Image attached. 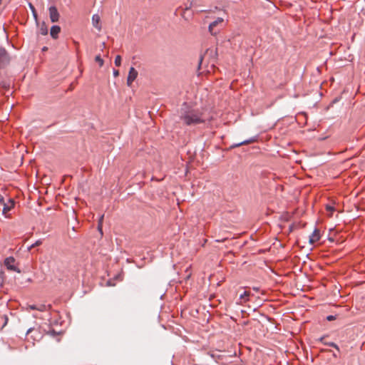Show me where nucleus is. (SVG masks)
<instances>
[{
    "instance_id": "obj_1",
    "label": "nucleus",
    "mask_w": 365,
    "mask_h": 365,
    "mask_svg": "<svg viewBox=\"0 0 365 365\" xmlns=\"http://www.w3.org/2000/svg\"><path fill=\"white\" fill-rule=\"evenodd\" d=\"M180 120L187 126L195 125L205 122L203 113L199 109L190 107L184 103L180 110Z\"/></svg>"
},
{
    "instance_id": "obj_2",
    "label": "nucleus",
    "mask_w": 365,
    "mask_h": 365,
    "mask_svg": "<svg viewBox=\"0 0 365 365\" xmlns=\"http://www.w3.org/2000/svg\"><path fill=\"white\" fill-rule=\"evenodd\" d=\"M224 22V19L222 17H218L216 20L211 22L209 25L208 30L209 32L212 35H217L220 29L222 27V24Z\"/></svg>"
},
{
    "instance_id": "obj_3",
    "label": "nucleus",
    "mask_w": 365,
    "mask_h": 365,
    "mask_svg": "<svg viewBox=\"0 0 365 365\" xmlns=\"http://www.w3.org/2000/svg\"><path fill=\"white\" fill-rule=\"evenodd\" d=\"M16 259L13 257H6L4 259V264L8 270L21 272V270L15 265Z\"/></svg>"
},
{
    "instance_id": "obj_4",
    "label": "nucleus",
    "mask_w": 365,
    "mask_h": 365,
    "mask_svg": "<svg viewBox=\"0 0 365 365\" xmlns=\"http://www.w3.org/2000/svg\"><path fill=\"white\" fill-rule=\"evenodd\" d=\"M48 11H49V16H50L51 22H53V23L57 22L59 19L60 15H59V13L56 7L54 6H50L48 9Z\"/></svg>"
},
{
    "instance_id": "obj_5",
    "label": "nucleus",
    "mask_w": 365,
    "mask_h": 365,
    "mask_svg": "<svg viewBox=\"0 0 365 365\" xmlns=\"http://www.w3.org/2000/svg\"><path fill=\"white\" fill-rule=\"evenodd\" d=\"M258 138H259L258 135H255V136L251 137L250 138H249L247 140H243V141H242L240 143H234V144H232L230 146V148L232 149V148H235L242 146L243 145H247V144H250V143H252L257 142L258 140Z\"/></svg>"
},
{
    "instance_id": "obj_6",
    "label": "nucleus",
    "mask_w": 365,
    "mask_h": 365,
    "mask_svg": "<svg viewBox=\"0 0 365 365\" xmlns=\"http://www.w3.org/2000/svg\"><path fill=\"white\" fill-rule=\"evenodd\" d=\"M9 61L8 53L5 48H0V68L7 64Z\"/></svg>"
},
{
    "instance_id": "obj_7",
    "label": "nucleus",
    "mask_w": 365,
    "mask_h": 365,
    "mask_svg": "<svg viewBox=\"0 0 365 365\" xmlns=\"http://www.w3.org/2000/svg\"><path fill=\"white\" fill-rule=\"evenodd\" d=\"M138 76V71L133 68L131 67L128 72V76L127 78V84L130 86L132 83L135 80Z\"/></svg>"
},
{
    "instance_id": "obj_8",
    "label": "nucleus",
    "mask_w": 365,
    "mask_h": 365,
    "mask_svg": "<svg viewBox=\"0 0 365 365\" xmlns=\"http://www.w3.org/2000/svg\"><path fill=\"white\" fill-rule=\"evenodd\" d=\"M1 204L4 205L3 214L6 215L9 211H10L14 207L15 202L13 199L9 198L6 203L4 201V202Z\"/></svg>"
},
{
    "instance_id": "obj_9",
    "label": "nucleus",
    "mask_w": 365,
    "mask_h": 365,
    "mask_svg": "<svg viewBox=\"0 0 365 365\" xmlns=\"http://www.w3.org/2000/svg\"><path fill=\"white\" fill-rule=\"evenodd\" d=\"M26 336L28 338L31 337L33 339L34 341H35L37 340V338L40 337L41 334L38 329H36L34 328H29L26 331Z\"/></svg>"
},
{
    "instance_id": "obj_10",
    "label": "nucleus",
    "mask_w": 365,
    "mask_h": 365,
    "mask_svg": "<svg viewBox=\"0 0 365 365\" xmlns=\"http://www.w3.org/2000/svg\"><path fill=\"white\" fill-rule=\"evenodd\" d=\"M320 240L319 230L317 228L314 229L312 235L309 237V243L313 245Z\"/></svg>"
},
{
    "instance_id": "obj_11",
    "label": "nucleus",
    "mask_w": 365,
    "mask_h": 365,
    "mask_svg": "<svg viewBox=\"0 0 365 365\" xmlns=\"http://www.w3.org/2000/svg\"><path fill=\"white\" fill-rule=\"evenodd\" d=\"M100 16L98 14H94L92 16L93 26L96 28L98 31H101V26L100 24Z\"/></svg>"
},
{
    "instance_id": "obj_12",
    "label": "nucleus",
    "mask_w": 365,
    "mask_h": 365,
    "mask_svg": "<svg viewBox=\"0 0 365 365\" xmlns=\"http://www.w3.org/2000/svg\"><path fill=\"white\" fill-rule=\"evenodd\" d=\"M61 31L60 26L57 25L52 26L50 30V35L53 38H57L58 34Z\"/></svg>"
},
{
    "instance_id": "obj_13",
    "label": "nucleus",
    "mask_w": 365,
    "mask_h": 365,
    "mask_svg": "<svg viewBox=\"0 0 365 365\" xmlns=\"http://www.w3.org/2000/svg\"><path fill=\"white\" fill-rule=\"evenodd\" d=\"M193 4L194 2L192 1H190V2H187L186 4H185V9H184V11H183V13L182 14V16L185 19V20H187L188 18H187L185 16V14H186V12L189 10H190L192 6H193Z\"/></svg>"
},
{
    "instance_id": "obj_14",
    "label": "nucleus",
    "mask_w": 365,
    "mask_h": 365,
    "mask_svg": "<svg viewBox=\"0 0 365 365\" xmlns=\"http://www.w3.org/2000/svg\"><path fill=\"white\" fill-rule=\"evenodd\" d=\"M250 296V292L245 291L242 294L240 295V299L243 300L244 302L249 300L248 297Z\"/></svg>"
},
{
    "instance_id": "obj_15",
    "label": "nucleus",
    "mask_w": 365,
    "mask_h": 365,
    "mask_svg": "<svg viewBox=\"0 0 365 365\" xmlns=\"http://www.w3.org/2000/svg\"><path fill=\"white\" fill-rule=\"evenodd\" d=\"M324 345H327V346H331V347H333L334 349H336V350L339 352L340 351V349H339V347L338 346V345L336 344H335L334 342H329V341H325L324 342Z\"/></svg>"
},
{
    "instance_id": "obj_16",
    "label": "nucleus",
    "mask_w": 365,
    "mask_h": 365,
    "mask_svg": "<svg viewBox=\"0 0 365 365\" xmlns=\"http://www.w3.org/2000/svg\"><path fill=\"white\" fill-rule=\"evenodd\" d=\"M40 33L41 35H46L48 34V29L47 26L45 25V24H43L40 29H39Z\"/></svg>"
},
{
    "instance_id": "obj_17",
    "label": "nucleus",
    "mask_w": 365,
    "mask_h": 365,
    "mask_svg": "<svg viewBox=\"0 0 365 365\" xmlns=\"http://www.w3.org/2000/svg\"><path fill=\"white\" fill-rule=\"evenodd\" d=\"M29 6L30 9L31 10V13L33 14V16H34V19H37V14H36V11L34 6L32 4L29 3Z\"/></svg>"
},
{
    "instance_id": "obj_18",
    "label": "nucleus",
    "mask_w": 365,
    "mask_h": 365,
    "mask_svg": "<svg viewBox=\"0 0 365 365\" xmlns=\"http://www.w3.org/2000/svg\"><path fill=\"white\" fill-rule=\"evenodd\" d=\"M95 61L97 63H98L100 66H102L103 65L104 61H103V58L101 57L100 55H98V56H96Z\"/></svg>"
},
{
    "instance_id": "obj_19",
    "label": "nucleus",
    "mask_w": 365,
    "mask_h": 365,
    "mask_svg": "<svg viewBox=\"0 0 365 365\" xmlns=\"http://www.w3.org/2000/svg\"><path fill=\"white\" fill-rule=\"evenodd\" d=\"M114 63L116 66H120L121 65V56L119 55L116 56Z\"/></svg>"
},
{
    "instance_id": "obj_20",
    "label": "nucleus",
    "mask_w": 365,
    "mask_h": 365,
    "mask_svg": "<svg viewBox=\"0 0 365 365\" xmlns=\"http://www.w3.org/2000/svg\"><path fill=\"white\" fill-rule=\"evenodd\" d=\"M47 309V306L45 304H40L38 306V310L40 312H45Z\"/></svg>"
},
{
    "instance_id": "obj_21",
    "label": "nucleus",
    "mask_w": 365,
    "mask_h": 365,
    "mask_svg": "<svg viewBox=\"0 0 365 365\" xmlns=\"http://www.w3.org/2000/svg\"><path fill=\"white\" fill-rule=\"evenodd\" d=\"M43 243V241L42 240H38L37 241H36L34 244L31 245V247H38V246H40Z\"/></svg>"
},
{
    "instance_id": "obj_22",
    "label": "nucleus",
    "mask_w": 365,
    "mask_h": 365,
    "mask_svg": "<svg viewBox=\"0 0 365 365\" xmlns=\"http://www.w3.org/2000/svg\"><path fill=\"white\" fill-rule=\"evenodd\" d=\"M336 319V316H334V315H329L327 317V319L328 321H333Z\"/></svg>"
},
{
    "instance_id": "obj_23",
    "label": "nucleus",
    "mask_w": 365,
    "mask_h": 365,
    "mask_svg": "<svg viewBox=\"0 0 365 365\" xmlns=\"http://www.w3.org/2000/svg\"><path fill=\"white\" fill-rule=\"evenodd\" d=\"M326 208H327V210L330 211V212H332L334 210V207L331 205H327Z\"/></svg>"
},
{
    "instance_id": "obj_24",
    "label": "nucleus",
    "mask_w": 365,
    "mask_h": 365,
    "mask_svg": "<svg viewBox=\"0 0 365 365\" xmlns=\"http://www.w3.org/2000/svg\"><path fill=\"white\" fill-rule=\"evenodd\" d=\"M113 76H114L115 77H117V76H119V71H118V70H117V69H113Z\"/></svg>"
},
{
    "instance_id": "obj_25",
    "label": "nucleus",
    "mask_w": 365,
    "mask_h": 365,
    "mask_svg": "<svg viewBox=\"0 0 365 365\" xmlns=\"http://www.w3.org/2000/svg\"><path fill=\"white\" fill-rule=\"evenodd\" d=\"M29 308L32 310H38V306L36 305H29Z\"/></svg>"
},
{
    "instance_id": "obj_26",
    "label": "nucleus",
    "mask_w": 365,
    "mask_h": 365,
    "mask_svg": "<svg viewBox=\"0 0 365 365\" xmlns=\"http://www.w3.org/2000/svg\"><path fill=\"white\" fill-rule=\"evenodd\" d=\"M325 337H326V336H323L320 337L318 339V341L324 344V342H325V341H324Z\"/></svg>"
},
{
    "instance_id": "obj_27",
    "label": "nucleus",
    "mask_w": 365,
    "mask_h": 365,
    "mask_svg": "<svg viewBox=\"0 0 365 365\" xmlns=\"http://www.w3.org/2000/svg\"><path fill=\"white\" fill-rule=\"evenodd\" d=\"M4 202V197L0 195V203Z\"/></svg>"
},
{
    "instance_id": "obj_28",
    "label": "nucleus",
    "mask_w": 365,
    "mask_h": 365,
    "mask_svg": "<svg viewBox=\"0 0 365 365\" xmlns=\"http://www.w3.org/2000/svg\"><path fill=\"white\" fill-rule=\"evenodd\" d=\"M332 356H333L334 358H337V357H338V355H337V354H336V353H333V354H332Z\"/></svg>"
},
{
    "instance_id": "obj_29",
    "label": "nucleus",
    "mask_w": 365,
    "mask_h": 365,
    "mask_svg": "<svg viewBox=\"0 0 365 365\" xmlns=\"http://www.w3.org/2000/svg\"><path fill=\"white\" fill-rule=\"evenodd\" d=\"M33 248H34V247H31V246H29V247H28V250H29V251H31V249H33Z\"/></svg>"
},
{
    "instance_id": "obj_30",
    "label": "nucleus",
    "mask_w": 365,
    "mask_h": 365,
    "mask_svg": "<svg viewBox=\"0 0 365 365\" xmlns=\"http://www.w3.org/2000/svg\"><path fill=\"white\" fill-rule=\"evenodd\" d=\"M202 61V57H200V63H199V66H200V64Z\"/></svg>"
},
{
    "instance_id": "obj_31",
    "label": "nucleus",
    "mask_w": 365,
    "mask_h": 365,
    "mask_svg": "<svg viewBox=\"0 0 365 365\" xmlns=\"http://www.w3.org/2000/svg\"><path fill=\"white\" fill-rule=\"evenodd\" d=\"M47 49H48V48H47V47L44 46V47L42 48V51H46Z\"/></svg>"
},
{
    "instance_id": "obj_32",
    "label": "nucleus",
    "mask_w": 365,
    "mask_h": 365,
    "mask_svg": "<svg viewBox=\"0 0 365 365\" xmlns=\"http://www.w3.org/2000/svg\"><path fill=\"white\" fill-rule=\"evenodd\" d=\"M98 229H99L100 232L102 233V229L101 228L100 225H98Z\"/></svg>"
},
{
    "instance_id": "obj_33",
    "label": "nucleus",
    "mask_w": 365,
    "mask_h": 365,
    "mask_svg": "<svg viewBox=\"0 0 365 365\" xmlns=\"http://www.w3.org/2000/svg\"><path fill=\"white\" fill-rule=\"evenodd\" d=\"M253 289H254V290H255V291H258V290H259V288H257V287H254Z\"/></svg>"
}]
</instances>
